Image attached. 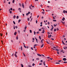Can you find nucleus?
I'll use <instances>...</instances> for the list:
<instances>
[{
  "mask_svg": "<svg viewBox=\"0 0 67 67\" xmlns=\"http://www.w3.org/2000/svg\"><path fill=\"white\" fill-rule=\"evenodd\" d=\"M62 62V60L58 61V62Z\"/></svg>",
  "mask_w": 67,
  "mask_h": 67,
  "instance_id": "0e129e2a",
  "label": "nucleus"
},
{
  "mask_svg": "<svg viewBox=\"0 0 67 67\" xmlns=\"http://www.w3.org/2000/svg\"><path fill=\"white\" fill-rule=\"evenodd\" d=\"M51 40H52V41H54V39L53 38H52Z\"/></svg>",
  "mask_w": 67,
  "mask_h": 67,
  "instance_id": "bf43d9fd",
  "label": "nucleus"
},
{
  "mask_svg": "<svg viewBox=\"0 0 67 67\" xmlns=\"http://www.w3.org/2000/svg\"><path fill=\"white\" fill-rule=\"evenodd\" d=\"M29 15V14H28V13H27L26 14V15Z\"/></svg>",
  "mask_w": 67,
  "mask_h": 67,
  "instance_id": "5fc2aeb1",
  "label": "nucleus"
},
{
  "mask_svg": "<svg viewBox=\"0 0 67 67\" xmlns=\"http://www.w3.org/2000/svg\"><path fill=\"white\" fill-rule=\"evenodd\" d=\"M37 46V44H35L34 45V46Z\"/></svg>",
  "mask_w": 67,
  "mask_h": 67,
  "instance_id": "473e14b6",
  "label": "nucleus"
},
{
  "mask_svg": "<svg viewBox=\"0 0 67 67\" xmlns=\"http://www.w3.org/2000/svg\"><path fill=\"white\" fill-rule=\"evenodd\" d=\"M30 7H31L32 8H34V6H32V4H31L30 6Z\"/></svg>",
  "mask_w": 67,
  "mask_h": 67,
  "instance_id": "ddd939ff",
  "label": "nucleus"
},
{
  "mask_svg": "<svg viewBox=\"0 0 67 67\" xmlns=\"http://www.w3.org/2000/svg\"><path fill=\"white\" fill-rule=\"evenodd\" d=\"M0 35L1 36H2V34H0Z\"/></svg>",
  "mask_w": 67,
  "mask_h": 67,
  "instance_id": "864d4df0",
  "label": "nucleus"
},
{
  "mask_svg": "<svg viewBox=\"0 0 67 67\" xmlns=\"http://www.w3.org/2000/svg\"><path fill=\"white\" fill-rule=\"evenodd\" d=\"M14 56V53H13L12 54V56Z\"/></svg>",
  "mask_w": 67,
  "mask_h": 67,
  "instance_id": "69168bd1",
  "label": "nucleus"
},
{
  "mask_svg": "<svg viewBox=\"0 0 67 67\" xmlns=\"http://www.w3.org/2000/svg\"><path fill=\"white\" fill-rule=\"evenodd\" d=\"M13 23L14 24H15V21H13Z\"/></svg>",
  "mask_w": 67,
  "mask_h": 67,
  "instance_id": "c85d7f7f",
  "label": "nucleus"
},
{
  "mask_svg": "<svg viewBox=\"0 0 67 67\" xmlns=\"http://www.w3.org/2000/svg\"><path fill=\"white\" fill-rule=\"evenodd\" d=\"M21 67H23V64H21Z\"/></svg>",
  "mask_w": 67,
  "mask_h": 67,
  "instance_id": "412c9836",
  "label": "nucleus"
},
{
  "mask_svg": "<svg viewBox=\"0 0 67 67\" xmlns=\"http://www.w3.org/2000/svg\"><path fill=\"white\" fill-rule=\"evenodd\" d=\"M53 29H54V27H52L51 28V30H52V31H53Z\"/></svg>",
  "mask_w": 67,
  "mask_h": 67,
  "instance_id": "7c9ffc66",
  "label": "nucleus"
},
{
  "mask_svg": "<svg viewBox=\"0 0 67 67\" xmlns=\"http://www.w3.org/2000/svg\"><path fill=\"white\" fill-rule=\"evenodd\" d=\"M49 22H48V25H49Z\"/></svg>",
  "mask_w": 67,
  "mask_h": 67,
  "instance_id": "c9c22d12",
  "label": "nucleus"
},
{
  "mask_svg": "<svg viewBox=\"0 0 67 67\" xmlns=\"http://www.w3.org/2000/svg\"><path fill=\"white\" fill-rule=\"evenodd\" d=\"M15 0H13V3H14V2Z\"/></svg>",
  "mask_w": 67,
  "mask_h": 67,
  "instance_id": "e433bc0d",
  "label": "nucleus"
},
{
  "mask_svg": "<svg viewBox=\"0 0 67 67\" xmlns=\"http://www.w3.org/2000/svg\"><path fill=\"white\" fill-rule=\"evenodd\" d=\"M30 31L31 33H32V30H30Z\"/></svg>",
  "mask_w": 67,
  "mask_h": 67,
  "instance_id": "a19ab883",
  "label": "nucleus"
},
{
  "mask_svg": "<svg viewBox=\"0 0 67 67\" xmlns=\"http://www.w3.org/2000/svg\"><path fill=\"white\" fill-rule=\"evenodd\" d=\"M16 17V16H15V15H14V16H13V18L14 19H15V18Z\"/></svg>",
  "mask_w": 67,
  "mask_h": 67,
  "instance_id": "4468645a",
  "label": "nucleus"
},
{
  "mask_svg": "<svg viewBox=\"0 0 67 67\" xmlns=\"http://www.w3.org/2000/svg\"><path fill=\"white\" fill-rule=\"evenodd\" d=\"M55 51H59V50H58V49H55Z\"/></svg>",
  "mask_w": 67,
  "mask_h": 67,
  "instance_id": "f3484780",
  "label": "nucleus"
},
{
  "mask_svg": "<svg viewBox=\"0 0 67 67\" xmlns=\"http://www.w3.org/2000/svg\"><path fill=\"white\" fill-rule=\"evenodd\" d=\"M57 53H58V55H59V52H58V51L57 52Z\"/></svg>",
  "mask_w": 67,
  "mask_h": 67,
  "instance_id": "6e6d98bb",
  "label": "nucleus"
},
{
  "mask_svg": "<svg viewBox=\"0 0 67 67\" xmlns=\"http://www.w3.org/2000/svg\"><path fill=\"white\" fill-rule=\"evenodd\" d=\"M21 50H22V47H21Z\"/></svg>",
  "mask_w": 67,
  "mask_h": 67,
  "instance_id": "de8ad7c7",
  "label": "nucleus"
},
{
  "mask_svg": "<svg viewBox=\"0 0 67 67\" xmlns=\"http://www.w3.org/2000/svg\"><path fill=\"white\" fill-rule=\"evenodd\" d=\"M35 64L34 63H33L32 64V66H34V65H35Z\"/></svg>",
  "mask_w": 67,
  "mask_h": 67,
  "instance_id": "cd10ccee",
  "label": "nucleus"
},
{
  "mask_svg": "<svg viewBox=\"0 0 67 67\" xmlns=\"http://www.w3.org/2000/svg\"><path fill=\"white\" fill-rule=\"evenodd\" d=\"M14 56L16 57H18V56H17V55H16V54H15Z\"/></svg>",
  "mask_w": 67,
  "mask_h": 67,
  "instance_id": "0eeeda50",
  "label": "nucleus"
},
{
  "mask_svg": "<svg viewBox=\"0 0 67 67\" xmlns=\"http://www.w3.org/2000/svg\"><path fill=\"white\" fill-rule=\"evenodd\" d=\"M65 19V18L64 17H63V19H62V21H64Z\"/></svg>",
  "mask_w": 67,
  "mask_h": 67,
  "instance_id": "7ed1b4c3",
  "label": "nucleus"
},
{
  "mask_svg": "<svg viewBox=\"0 0 67 67\" xmlns=\"http://www.w3.org/2000/svg\"><path fill=\"white\" fill-rule=\"evenodd\" d=\"M43 64L44 66H45V61H44L43 62Z\"/></svg>",
  "mask_w": 67,
  "mask_h": 67,
  "instance_id": "5701e85b",
  "label": "nucleus"
},
{
  "mask_svg": "<svg viewBox=\"0 0 67 67\" xmlns=\"http://www.w3.org/2000/svg\"><path fill=\"white\" fill-rule=\"evenodd\" d=\"M37 34H40V32L38 31V32H36Z\"/></svg>",
  "mask_w": 67,
  "mask_h": 67,
  "instance_id": "6ab92c4d",
  "label": "nucleus"
},
{
  "mask_svg": "<svg viewBox=\"0 0 67 67\" xmlns=\"http://www.w3.org/2000/svg\"><path fill=\"white\" fill-rule=\"evenodd\" d=\"M62 43L64 45H65V43H64V42L63 41V40L62 41Z\"/></svg>",
  "mask_w": 67,
  "mask_h": 67,
  "instance_id": "9d476101",
  "label": "nucleus"
},
{
  "mask_svg": "<svg viewBox=\"0 0 67 67\" xmlns=\"http://www.w3.org/2000/svg\"><path fill=\"white\" fill-rule=\"evenodd\" d=\"M46 42L47 43V44H49V43L47 41H46Z\"/></svg>",
  "mask_w": 67,
  "mask_h": 67,
  "instance_id": "dca6fc26",
  "label": "nucleus"
},
{
  "mask_svg": "<svg viewBox=\"0 0 67 67\" xmlns=\"http://www.w3.org/2000/svg\"><path fill=\"white\" fill-rule=\"evenodd\" d=\"M54 32H56V29H54Z\"/></svg>",
  "mask_w": 67,
  "mask_h": 67,
  "instance_id": "2eb2a0df",
  "label": "nucleus"
},
{
  "mask_svg": "<svg viewBox=\"0 0 67 67\" xmlns=\"http://www.w3.org/2000/svg\"><path fill=\"white\" fill-rule=\"evenodd\" d=\"M55 64H60V63H59V62H58V63H56Z\"/></svg>",
  "mask_w": 67,
  "mask_h": 67,
  "instance_id": "a211bd4d",
  "label": "nucleus"
},
{
  "mask_svg": "<svg viewBox=\"0 0 67 67\" xmlns=\"http://www.w3.org/2000/svg\"><path fill=\"white\" fill-rule=\"evenodd\" d=\"M30 13H31V12H28V14H30Z\"/></svg>",
  "mask_w": 67,
  "mask_h": 67,
  "instance_id": "79ce46f5",
  "label": "nucleus"
},
{
  "mask_svg": "<svg viewBox=\"0 0 67 67\" xmlns=\"http://www.w3.org/2000/svg\"><path fill=\"white\" fill-rule=\"evenodd\" d=\"M26 28H27V26H26L25 27V30H26Z\"/></svg>",
  "mask_w": 67,
  "mask_h": 67,
  "instance_id": "c756f323",
  "label": "nucleus"
},
{
  "mask_svg": "<svg viewBox=\"0 0 67 67\" xmlns=\"http://www.w3.org/2000/svg\"><path fill=\"white\" fill-rule=\"evenodd\" d=\"M36 59V60H39V58H37Z\"/></svg>",
  "mask_w": 67,
  "mask_h": 67,
  "instance_id": "09e8293b",
  "label": "nucleus"
},
{
  "mask_svg": "<svg viewBox=\"0 0 67 67\" xmlns=\"http://www.w3.org/2000/svg\"><path fill=\"white\" fill-rule=\"evenodd\" d=\"M43 46H44V44H43L41 46V47H43Z\"/></svg>",
  "mask_w": 67,
  "mask_h": 67,
  "instance_id": "9b49d317",
  "label": "nucleus"
},
{
  "mask_svg": "<svg viewBox=\"0 0 67 67\" xmlns=\"http://www.w3.org/2000/svg\"><path fill=\"white\" fill-rule=\"evenodd\" d=\"M57 31H59V29L58 28H57Z\"/></svg>",
  "mask_w": 67,
  "mask_h": 67,
  "instance_id": "4be33fe9",
  "label": "nucleus"
},
{
  "mask_svg": "<svg viewBox=\"0 0 67 67\" xmlns=\"http://www.w3.org/2000/svg\"><path fill=\"white\" fill-rule=\"evenodd\" d=\"M31 49H32V50H33V47H31Z\"/></svg>",
  "mask_w": 67,
  "mask_h": 67,
  "instance_id": "49530a36",
  "label": "nucleus"
},
{
  "mask_svg": "<svg viewBox=\"0 0 67 67\" xmlns=\"http://www.w3.org/2000/svg\"><path fill=\"white\" fill-rule=\"evenodd\" d=\"M20 21H21V20H18V23H20Z\"/></svg>",
  "mask_w": 67,
  "mask_h": 67,
  "instance_id": "aec40b11",
  "label": "nucleus"
},
{
  "mask_svg": "<svg viewBox=\"0 0 67 67\" xmlns=\"http://www.w3.org/2000/svg\"><path fill=\"white\" fill-rule=\"evenodd\" d=\"M63 60H64V61H66V60H67V59H66L65 58H64L63 59Z\"/></svg>",
  "mask_w": 67,
  "mask_h": 67,
  "instance_id": "f03ea898",
  "label": "nucleus"
},
{
  "mask_svg": "<svg viewBox=\"0 0 67 67\" xmlns=\"http://www.w3.org/2000/svg\"><path fill=\"white\" fill-rule=\"evenodd\" d=\"M63 48L64 49H66V48H67V47H64Z\"/></svg>",
  "mask_w": 67,
  "mask_h": 67,
  "instance_id": "6e6552de",
  "label": "nucleus"
},
{
  "mask_svg": "<svg viewBox=\"0 0 67 67\" xmlns=\"http://www.w3.org/2000/svg\"><path fill=\"white\" fill-rule=\"evenodd\" d=\"M11 42H12V43H13V40H12L11 41Z\"/></svg>",
  "mask_w": 67,
  "mask_h": 67,
  "instance_id": "680f3d73",
  "label": "nucleus"
},
{
  "mask_svg": "<svg viewBox=\"0 0 67 67\" xmlns=\"http://www.w3.org/2000/svg\"><path fill=\"white\" fill-rule=\"evenodd\" d=\"M10 10L11 11H12V8H11L10 9Z\"/></svg>",
  "mask_w": 67,
  "mask_h": 67,
  "instance_id": "8fccbe9b",
  "label": "nucleus"
},
{
  "mask_svg": "<svg viewBox=\"0 0 67 67\" xmlns=\"http://www.w3.org/2000/svg\"><path fill=\"white\" fill-rule=\"evenodd\" d=\"M53 21H54V22H56V20H53Z\"/></svg>",
  "mask_w": 67,
  "mask_h": 67,
  "instance_id": "a878e982",
  "label": "nucleus"
},
{
  "mask_svg": "<svg viewBox=\"0 0 67 67\" xmlns=\"http://www.w3.org/2000/svg\"><path fill=\"white\" fill-rule=\"evenodd\" d=\"M65 12H66V11H65V10H64L63 11V12L64 13H65Z\"/></svg>",
  "mask_w": 67,
  "mask_h": 67,
  "instance_id": "393cba45",
  "label": "nucleus"
},
{
  "mask_svg": "<svg viewBox=\"0 0 67 67\" xmlns=\"http://www.w3.org/2000/svg\"><path fill=\"white\" fill-rule=\"evenodd\" d=\"M16 32H15L14 33V35H16Z\"/></svg>",
  "mask_w": 67,
  "mask_h": 67,
  "instance_id": "1a4fd4ad",
  "label": "nucleus"
},
{
  "mask_svg": "<svg viewBox=\"0 0 67 67\" xmlns=\"http://www.w3.org/2000/svg\"><path fill=\"white\" fill-rule=\"evenodd\" d=\"M54 27H56V25H55L54 24Z\"/></svg>",
  "mask_w": 67,
  "mask_h": 67,
  "instance_id": "e2e57ef3",
  "label": "nucleus"
},
{
  "mask_svg": "<svg viewBox=\"0 0 67 67\" xmlns=\"http://www.w3.org/2000/svg\"><path fill=\"white\" fill-rule=\"evenodd\" d=\"M16 40H18V36L16 37Z\"/></svg>",
  "mask_w": 67,
  "mask_h": 67,
  "instance_id": "ea45409f",
  "label": "nucleus"
},
{
  "mask_svg": "<svg viewBox=\"0 0 67 67\" xmlns=\"http://www.w3.org/2000/svg\"><path fill=\"white\" fill-rule=\"evenodd\" d=\"M53 48H56V47H55V46H54V47H53Z\"/></svg>",
  "mask_w": 67,
  "mask_h": 67,
  "instance_id": "3c124183",
  "label": "nucleus"
},
{
  "mask_svg": "<svg viewBox=\"0 0 67 67\" xmlns=\"http://www.w3.org/2000/svg\"><path fill=\"white\" fill-rule=\"evenodd\" d=\"M27 20L28 21H29V20H30V19L27 18Z\"/></svg>",
  "mask_w": 67,
  "mask_h": 67,
  "instance_id": "338daca9",
  "label": "nucleus"
},
{
  "mask_svg": "<svg viewBox=\"0 0 67 67\" xmlns=\"http://www.w3.org/2000/svg\"><path fill=\"white\" fill-rule=\"evenodd\" d=\"M16 18L17 19H19V16H16Z\"/></svg>",
  "mask_w": 67,
  "mask_h": 67,
  "instance_id": "bb28decb",
  "label": "nucleus"
},
{
  "mask_svg": "<svg viewBox=\"0 0 67 67\" xmlns=\"http://www.w3.org/2000/svg\"><path fill=\"white\" fill-rule=\"evenodd\" d=\"M41 62V63H43V60H41L40 61Z\"/></svg>",
  "mask_w": 67,
  "mask_h": 67,
  "instance_id": "a18cd8bd",
  "label": "nucleus"
},
{
  "mask_svg": "<svg viewBox=\"0 0 67 67\" xmlns=\"http://www.w3.org/2000/svg\"><path fill=\"white\" fill-rule=\"evenodd\" d=\"M42 14H44V12H42Z\"/></svg>",
  "mask_w": 67,
  "mask_h": 67,
  "instance_id": "4c0bfd02",
  "label": "nucleus"
},
{
  "mask_svg": "<svg viewBox=\"0 0 67 67\" xmlns=\"http://www.w3.org/2000/svg\"><path fill=\"white\" fill-rule=\"evenodd\" d=\"M23 54L24 56H26V55H25V54H24V53L23 52Z\"/></svg>",
  "mask_w": 67,
  "mask_h": 67,
  "instance_id": "f8f14e48",
  "label": "nucleus"
},
{
  "mask_svg": "<svg viewBox=\"0 0 67 67\" xmlns=\"http://www.w3.org/2000/svg\"><path fill=\"white\" fill-rule=\"evenodd\" d=\"M39 38L40 40H41V36H39Z\"/></svg>",
  "mask_w": 67,
  "mask_h": 67,
  "instance_id": "b1692460",
  "label": "nucleus"
},
{
  "mask_svg": "<svg viewBox=\"0 0 67 67\" xmlns=\"http://www.w3.org/2000/svg\"><path fill=\"white\" fill-rule=\"evenodd\" d=\"M64 63H67V62H65V61L64 62H63Z\"/></svg>",
  "mask_w": 67,
  "mask_h": 67,
  "instance_id": "4d7b16f0",
  "label": "nucleus"
},
{
  "mask_svg": "<svg viewBox=\"0 0 67 67\" xmlns=\"http://www.w3.org/2000/svg\"><path fill=\"white\" fill-rule=\"evenodd\" d=\"M52 36V35H50L49 36L50 37H51V36Z\"/></svg>",
  "mask_w": 67,
  "mask_h": 67,
  "instance_id": "052dcab7",
  "label": "nucleus"
},
{
  "mask_svg": "<svg viewBox=\"0 0 67 67\" xmlns=\"http://www.w3.org/2000/svg\"><path fill=\"white\" fill-rule=\"evenodd\" d=\"M48 34H50V33H49V32L48 33H47Z\"/></svg>",
  "mask_w": 67,
  "mask_h": 67,
  "instance_id": "774afa93",
  "label": "nucleus"
},
{
  "mask_svg": "<svg viewBox=\"0 0 67 67\" xmlns=\"http://www.w3.org/2000/svg\"><path fill=\"white\" fill-rule=\"evenodd\" d=\"M22 6L23 7V8H24V4L23 3L22 4Z\"/></svg>",
  "mask_w": 67,
  "mask_h": 67,
  "instance_id": "423d86ee",
  "label": "nucleus"
},
{
  "mask_svg": "<svg viewBox=\"0 0 67 67\" xmlns=\"http://www.w3.org/2000/svg\"><path fill=\"white\" fill-rule=\"evenodd\" d=\"M34 35H35V34H36V32H35V31H34Z\"/></svg>",
  "mask_w": 67,
  "mask_h": 67,
  "instance_id": "72a5a7b5",
  "label": "nucleus"
},
{
  "mask_svg": "<svg viewBox=\"0 0 67 67\" xmlns=\"http://www.w3.org/2000/svg\"><path fill=\"white\" fill-rule=\"evenodd\" d=\"M24 47L25 48H26V46H24Z\"/></svg>",
  "mask_w": 67,
  "mask_h": 67,
  "instance_id": "37998d69",
  "label": "nucleus"
},
{
  "mask_svg": "<svg viewBox=\"0 0 67 67\" xmlns=\"http://www.w3.org/2000/svg\"><path fill=\"white\" fill-rule=\"evenodd\" d=\"M37 55L38 56H40V57H41V55L40 54H37Z\"/></svg>",
  "mask_w": 67,
  "mask_h": 67,
  "instance_id": "20e7f679",
  "label": "nucleus"
},
{
  "mask_svg": "<svg viewBox=\"0 0 67 67\" xmlns=\"http://www.w3.org/2000/svg\"><path fill=\"white\" fill-rule=\"evenodd\" d=\"M29 8L30 9H31V10H32V9H33V8H32V7L31 6H29Z\"/></svg>",
  "mask_w": 67,
  "mask_h": 67,
  "instance_id": "39448f33",
  "label": "nucleus"
},
{
  "mask_svg": "<svg viewBox=\"0 0 67 67\" xmlns=\"http://www.w3.org/2000/svg\"><path fill=\"white\" fill-rule=\"evenodd\" d=\"M41 31V29H39V31Z\"/></svg>",
  "mask_w": 67,
  "mask_h": 67,
  "instance_id": "58836bf2",
  "label": "nucleus"
},
{
  "mask_svg": "<svg viewBox=\"0 0 67 67\" xmlns=\"http://www.w3.org/2000/svg\"><path fill=\"white\" fill-rule=\"evenodd\" d=\"M19 5H20V6H21V4L20 3H19Z\"/></svg>",
  "mask_w": 67,
  "mask_h": 67,
  "instance_id": "603ef678",
  "label": "nucleus"
},
{
  "mask_svg": "<svg viewBox=\"0 0 67 67\" xmlns=\"http://www.w3.org/2000/svg\"><path fill=\"white\" fill-rule=\"evenodd\" d=\"M36 50H37V48H36L35 49V51H36Z\"/></svg>",
  "mask_w": 67,
  "mask_h": 67,
  "instance_id": "13d9d810",
  "label": "nucleus"
},
{
  "mask_svg": "<svg viewBox=\"0 0 67 67\" xmlns=\"http://www.w3.org/2000/svg\"><path fill=\"white\" fill-rule=\"evenodd\" d=\"M21 8H19V9H18V10H21Z\"/></svg>",
  "mask_w": 67,
  "mask_h": 67,
  "instance_id": "c03bdc74",
  "label": "nucleus"
},
{
  "mask_svg": "<svg viewBox=\"0 0 67 67\" xmlns=\"http://www.w3.org/2000/svg\"><path fill=\"white\" fill-rule=\"evenodd\" d=\"M9 13H10L11 14H12V11H10L9 12Z\"/></svg>",
  "mask_w": 67,
  "mask_h": 67,
  "instance_id": "f704fd0d",
  "label": "nucleus"
},
{
  "mask_svg": "<svg viewBox=\"0 0 67 67\" xmlns=\"http://www.w3.org/2000/svg\"><path fill=\"white\" fill-rule=\"evenodd\" d=\"M15 28H16V29H18V26H15Z\"/></svg>",
  "mask_w": 67,
  "mask_h": 67,
  "instance_id": "2f4dec72",
  "label": "nucleus"
},
{
  "mask_svg": "<svg viewBox=\"0 0 67 67\" xmlns=\"http://www.w3.org/2000/svg\"><path fill=\"white\" fill-rule=\"evenodd\" d=\"M45 32V30H44L43 29L42 30V33H44Z\"/></svg>",
  "mask_w": 67,
  "mask_h": 67,
  "instance_id": "f257e3e1",
  "label": "nucleus"
}]
</instances>
